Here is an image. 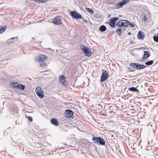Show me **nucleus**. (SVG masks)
<instances>
[{"label": "nucleus", "mask_w": 158, "mask_h": 158, "mask_svg": "<svg viewBox=\"0 0 158 158\" xmlns=\"http://www.w3.org/2000/svg\"><path fill=\"white\" fill-rule=\"evenodd\" d=\"M92 141L94 143L98 145H105V141L101 137H95L94 136L92 138Z\"/></svg>", "instance_id": "1"}, {"label": "nucleus", "mask_w": 158, "mask_h": 158, "mask_svg": "<svg viewBox=\"0 0 158 158\" xmlns=\"http://www.w3.org/2000/svg\"><path fill=\"white\" fill-rule=\"evenodd\" d=\"M130 65L131 67L137 70H142L147 67V66L141 64L137 63H130Z\"/></svg>", "instance_id": "2"}, {"label": "nucleus", "mask_w": 158, "mask_h": 158, "mask_svg": "<svg viewBox=\"0 0 158 158\" xmlns=\"http://www.w3.org/2000/svg\"><path fill=\"white\" fill-rule=\"evenodd\" d=\"M81 48L83 52L85 55L87 56L90 57L92 55L90 50L89 48L83 45L81 46Z\"/></svg>", "instance_id": "3"}, {"label": "nucleus", "mask_w": 158, "mask_h": 158, "mask_svg": "<svg viewBox=\"0 0 158 158\" xmlns=\"http://www.w3.org/2000/svg\"><path fill=\"white\" fill-rule=\"evenodd\" d=\"M35 93L37 96L42 99L44 97V93L42 89L39 87H36L35 89Z\"/></svg>", "instance_id": "4"}, {"label": "nucleus", "mask_w": 158, "mask_h": 158, "mask_svg": "<svg viewBox=\"0 0 158 158\" xmlns=\"http://www.w3.org/2000/svg\"><path fill=\"white\" fill-rule=\"evenodd\" d=\"M70 13V16L73 18L76 19H83V18L82 17L81 15L80 14L75 11H71Z\"/></svg>", "instance_id": "5"}, {"label": "nucleus", "mask_w": 158, "mask_h": 158, "mask_svg": "<svg viewBox=\"0 0 158 158\" xmlns=\"http://www.w3.org/2000/svg\"><path fill=\"white\" fill-rule=\"evenodd\" d=\"M118 19V18L117 17L112 18L110 19L109 24L112 27H114L116 25L115 23Z\"/></svg>", "instance_id": "6"}, {"label": "nucleus", "mask_w": 158, "mask_h": 158, "mask_svg": "<svg viewBox=\"0 0 158 158\" xmlns=\"http://www.w3.org/2000/svg\"><path fill=\"white\" fill-rule=\"evenodd\" d=\"M108 72L107 71H103L101 76L100 81L103 82L105 81L108 78Z\"/></svg>", "instance_id": "7"}, {"label": "nucleus", "mask_w": 158, "mask_h": 158, "mask_svg": "<svg viewBox=\"0 0 158 158\" xmlns=\"http://www.w3.org/2000/svg\"><path fill=\"white\" fill-rule=\"evenodd\" d=\"M65 116L69 118H73V112L70 109L66 110L65 111Z\"/></svg>", "instance_id": "8"}, {"label": "nucleus", "mask_w": 158, "mask_h": 158, "mask_svg": "<svg viewBox=\"0 0 158 158\" xmlns=\"http://www.w3.org/2000/svg\"><path fill=\"white\" fill-rule=\"evenodd\" d=\"M129 0H123L117 3L115 6L116 9H118L124 5L129 2Z\"/></svg>", "instance_id": "9"}, {"label": "nucleus", "mask_w": 158, "mask_h": 158, "mask_svg": "<svg viewBox=\"0 0 158 158\" xmlns=\"http://www.w3.org/2000/svg\"><path fill=\"white\" fill-rule=\"evenodd\" d=\"M52 22L55 24L59 25L61 24L62 22V19L59 17H57L53 19Z\"/></svg>", "instance_id": "10"}, {"label": "nucleus", "mask_w": 158, "mask_h": 158, "mask_svg": "<svg viewBox=\"0 0 158 158\" xmlns=\"http://www.w3.org/2000/svg\"><path fill=\"white\" fill-rule=\"evenodd\" d=\"M124 20L122 19L119 20L116 23V25L118 27H125Z\"/></svg>", "instance_id": "11"}, {"label": "nucleus", "mask_w": 158, "mask_h": 158, "mask_svg": "<svg viewBox=\"0 0 158 158\" xmlns=\"http://www.w3.org/2000/svg\"><path fill=\"white\" fill-rule=\"evenodd\" d=\"M66 78L64 75H61L60 76L59 80L60 83L64 85L65 82Z\"/></svg>", "instance_id": "12"}, {"label": "nucleus", "mask_w": 158, "mask_h": 158, "mask_svg": "<svg viewBox=\"0 0 158 158\" xmlns=\"http://www.w3.org/2000/svg\"><path fill=\"white\" fill-rule=\"evenodd\" d=\"M137 37L139 40H143L145 37V35L142 32L139 31Z\"/></svg>", "instance_id": "13"}, {"label": "nucleus", "mask_w": 158, "mask_h": 158, "mask_svg": "<svg viewBox=\"0 0 158 158\" xmlns=\"http://www.w3.org/2000/svg\"><path fill=\"white\" fill-rule=\"evenodd\" d=\"M17 37H13L10 39H8L6 42L9 44L13 43L17 41Z\"/></svg>", "instance_id": "14"}, {"label": "nucleus", "mask_w": 158, "mask_h": 158, "mask_svg": "<svg viewBox=\"0 0 158 158\" xmlns=\"http://www.w3.org/2000/svg\"><path fill=\"white\" fill-rule=\"evenodd\" d=\"M47 58L46 56L42 55L39 56L38 60L40 62H43L47 59Z\"/></svg>", "instance_id": "15"}, {"label": "nucleus", "mask_w": 158, "mask_h": 158, "mask_svg": "<svg viewBox=\"0 0 158 158\" xmlns=\"http://www.w3.org/2000/svg\"><path fill=\"white\" fill-rule=\"evenodd\" d=\"M150 56V52L148 51H144V54L143 57V59H144L148 58Z\"/></svg>", "instance_id": "16"}, {"label": "nucleus", "mask_w": 158, "mask_h": 158, "mask_svg": "<svg viewBox=\"0 0 158 158\" xmlns=\"http://www.w3.org/2000/svg\"><path fill=\"white\" fill-rule=\"evenodd\" d=\"M51 122L52 124L55 126H58L59 124V122L57 119L55 118H52L51 120Z\"/></svg>", "instance_id": "17"}, {"label": "nucleus", "mask_w": 158, "mask_h": 158, "mask_svg": "<svg viewBox=\"0 0 158 158\" xmlns=\"http://www.w3.org/2000/svg\"><path fill=\"white\" fill-rule=\"evenodd\" d=\"M128 90L132 92L139 93V90L135 87H129L128 88Z\"/></svg>", "instance_id": "18"}, {"label": "nucleus", "mask_w": 158, "mask_h": 158, "mask_svg": "<svg viewBox=\"0 0 158 158\" xmlns=\"http://www.w3.org/2000/svg\"><path fill=\"white\" fill-rule=\"evenodd\" d=\"M19 83L17 82H11L10 83V85L13 87L17 89L18 87Z\"/></svg>", "instance_id": "19"}, {"label": "nucleus", "mask_w": 158, "mask_h": 158, "mask_svg": "<svg viewBox=\"0 0 158 158\" xmlns=\"http://www.w3.org/2000/svg\"><path fill=\"white\" fill-rule=\"evenodd\" d=\"M106 27L104 25H102L99 28V30L100 31L103 32L105 31L106 30Z\"/></svg>", "instance_id": "20"}, {"label": "nucleus", "mask_w": 158, "mask_h": 158, "mask_svg": "<svg viewBox=\"0 0 158 158\" xmlns=\"http://www.w3.org/2000/svg\"><path fill=\"white\" fill-rule=\"evenodd\" d=\"M6 26L0 27V34L4 32L6 29Z\"/></svg>", "instance_id": "21"}, {"label": "nucleus", "mask_w": 158, "mask_h": 158, "mask_svg": "<svg viewBox=\"0 0 158 158\" xmlns=\"http://www.w3.org/2000/svg\"><path fill=\"white\" fill-rule=\"evenodd\" d=\"M25 86L24 85H22L20 83L19 84L18 87L17 89H20L22 90H24L25 88Z\"/></svg>", "instance_id": "22"}, {"label": "nucleus", "mask_w": 158, "mask_h": 158, "mask_svg": "<svg viewBox=\"0 0 158 158\" xmlns=\"http://www.w3.org/2000/svg\"><path fill=\"white\" fill-rule=\"evenodd\" d=\"M154 61L153 60H150L146 62L145 64L148 66H149L152 65Z\"/></svg>", "instance_id": "23"}, {"label": "nucleus", "mask_w": 158, "mask_h": 158, "mask_svg": "<svg viewBox=\"0 0 158 158\" xmlns=\"http://www.w3.org/2000/svg\"><path fill=\"white\" fill-rule=\"evenodd\" d=\"M123 31V29L121 28H118L116 30V32L120 35H121Z\"/></svg>", "instance_id": "24"}, {"label": "nucleus", "mask_w": 158, "mask_h": 158, "mask_svg": "<svg viewBox=\"0 0 158 158\" xmlns=\"http://www.w3.org/2000/svg\"><path fill=\"white\" fill-rule=\"evenodd\" d=\"M109 6L110 8H114L115 3L114 2H110L109 3Z\"/></svg>", "instance_id": "25"}, {"label": "nucleus", "mask_w": 158, "mask_h": 158, "mask_svg": "<svg viewBox=\"0 0 158 158\" xmlns=\"http://www.w3.org/2000/svg\"><path fill=\"white\" fill-rule=\"evenodd\" d=\"M85 10L91 14H93L94 13L93 10L91 8L86 7Z\"/></svg>", "instance_id": "26"}, {"label": "nucleus", "mask_w": 158, "mask_h": 158, "mask_svg": "<svg viewBox=\"0 0 158 158\" xmlns=\"http://www.w3.org/2000/svg\"><path fill=\"white\" fill-rule=\"evenodd\" d=\"M154 41L156 42H158V35H154L153 37Z\"/></svg>", "instance_id": "27"}, {"label": "nucleus", "mask_w": 158, "mask_h": 158, "mask_svg": "<svg viewBox=\"0 0 158 158\" xmlns=\"http://www.w3.org/2000/svg\"><path fill=\"white\" fill-rule=\"evenodd\" d=\"M124 22L125 27L127 26L128 25H129V24L130 23V22L128 21L127 20H124Z\"/></svg>", "instance_id": "28"}, {"label": "nucleus", "mask_w": 158, "mask_h": 158, "mask_svg": "<svg viewBox=\"0 0 158 158\" xmlns=\"http://www.w3.org/2000/svg\"><path fill=\"white\" fill-rule=\"evenodd\" d=\"M47 0H34V1L38 3H43L45 2Z\"/></svg>", "instance_id": "29"}, {"label": "nucleus", "mask_w": 158, "mask_h": 158, "mask_svg": "<svg viewBox=\"0 0 158 158\" xmlns=\"http://www.w3.org/2000/svg\"><path fill=\"white\" fill-rule=\"evenodd\" d=\"M27 118L31 122H32L33 121V118L31 117L28 116L27 117Z\"/></svg>", "instance_id": "30"}, {"label": "nucleus", "mask_w": 158, "mask_h": 158, "mask_svg": "<svg viewBox=\"0 0 158 158\" xmlns=\"http://www.w3.org/2000/svg\"><path fill=\"white\" fill-rule=\"evenodd\" d=\"M147 20V17L145 15H144L143 18V21H146Z\"/></svg>", "instance_id": "31"}, {"label": "nucleus", "mask_w": 158, "mask_h": 158, "mask_svg": "<svg viewBox=\"0 0 158 158\" xmlns=\"http://www.w3.org/2000/svg\"><path fill=\"white\" fill-rule=\"evenodd\" d=\"M129 25H130V26L132 28H133L135 27V25L133 23H130L129 24Z\"/></svg>", "instance_id": "32"}, {"label": "nucleus", "mask_w": 158, "mask_h": 158, "mask_svg": "<svg viewBox=\"0 0 158 158\" xmlns=\"http://www.w3.org/2000/svg\"><path fill=\"white\" fill-rule=\"evenodd\" d=\"M83 22L85 23H88V21L87 20L84 19L83 20Z\"/></svg>", "instance_id": "33"}, {"label": "nucleus", "mask_w": 158, "mask_h": 158, "mask_svg": "<svg viewBox=\"0 0 158 158\" xmlns=\"http://www.w3.org/2000/svg\"><path fill=\"white\" fill-rule=\"evenodd\" d=\"M46 64L44 63H43L42 64H41V66L42 67L44 66H45L46 65Z\"/></svg>", "instance_id": "34"}, {"label": "nucleus", "mask_w": 158, "mask_h": 158, "mask_svg": "<svg viewBox=\"0 0 158 158\" xmlns=\"http://www.w3.org/2000/svg\"><path fill=\"white\" fill-rule=\"evenodd\" d=\"M101 115L103 117V116H107V114H101Z\"/></svg>", "instance_id": "35"}, {"label": "nucleus", "mask_w": 158, "mask_h": 158, "mask_svg": "<svg viewBox=\"0 0 158 158\" xmlns=\"http://www.w3.org/2000/svg\"><path fill=\"white\" fill-rule=\"evenodd\" d=\"M140 103L139 104H138L137 105V107L138 108H139L140 109L141 108H140Z\"/></svg>", "instance_id": "36"}, {"label": "nucleus", "mask_w": 158, "mask_h": 158, "mask_svg": "<svg viewBox=\"0 0 158 158\" xmlns=\"http://www.w3.org/2000/svg\"><path fill=\"white\" fill-rule=\"evenodd\" d=\"M129 70H130V72H133L134 70H133V69L132 68H128Z\"/></svg>", "instance_id": "37"}, {"label": "nucleus", "mask_w": 158, "mask_h": 158, "mask_svg": "<svg viewBox=\"0 0 158 158\" xmlns=\"http://www.w3.org/2000/svg\"><path fill=\"white\" fill-rule=\"evenodd\" d=\"M128 35H131V32H128L127 33Z\"/></svg>", "instance_id": "38"}, {"label": "nucleus", "mask_w": 158, "mask_h": 158, "mask_svg": "<svg viewBox=\"0 0 158 158\" xmlns=\"http://www.w3.org/2000/svg\"><path fill=\"white\" fill-rule=\"evenodd\" d=\"M130 43L131 44H134V43L133 42H131V41L130 42Z\"/></svg>", "instance_id": "39"}, {"label": "nucleus", "mask_w": 158, "mask_h": 158, "mask_svg": "<svg viewBox=\"0 0 158 158\" xmlns=\"http://www.w3.org/2000/svg\"><path fill=\"white\" fill-rule=\"evenodd\" d=\"M123 29V31H125V30H126V29L125 28H123V29Z\"/></svg>", "instance_id": "40"}, {"label": "nucleus", "mask_w": 158, "mask_h": 158, "mask_svg": "<svg viewBox=\"0 0 158 158\" xmlns=\"http://www.w3.org/2000/svg\"><path fill=\"white\" fill-rule=\"evenodd\" d=\"M15 123H16V124H17V121H16Z\"/></svg>", "instance_id": "41"}, {"label": "nucleus", "mask_w": 158, "mask_h": 158, "mask_svg": "<svg viewBox=\"0 0 158 158\" xmlns=\"http://www.w3.org/2000/svg\"><path fill=\"white\" fill-rule=\"evenodd\" d=\"M110 16V15H109V16Z\"/></svg>", "instance_id": "42"}, {"label": "nucleus", "mask_w": 158, "mask_h": 158, "mask_svg": "<svg viewBox=\"0 0 158 158\" xmlns=\"http://www.w3.org/2000/svg\"><path fill=\"white\" fill-rule=\"evenodd\" d=\"M157 35H158V33H157Z\"/></svg>", "instance_id": "43"}]
</instances>
